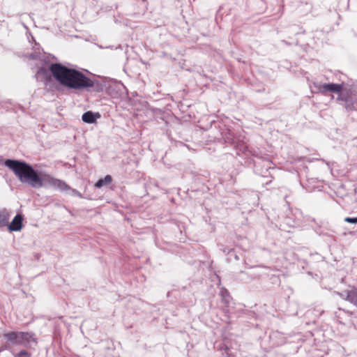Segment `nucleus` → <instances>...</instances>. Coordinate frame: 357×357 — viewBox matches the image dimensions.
<instances>
[{
  "mask_svg": "<svg viewBox=\"0 0 357 357\" xmlns=\"http://www.w3.org/2000/svg\"><path fill=\"white\" fill-rule=\"evenodd\" d=\"M221 295L223 297V301L225 303H229V292L227 289H223L221 291Z\"/></svg>",
  "mask_w": 357,
  "mask_h": 357,
  "instance_id": "obj_11",
  "label": "nucleus"
},
{
  "mask_svg": "<svg viewBox=\"0 0 357 357\" xmlns=\"http://www.w3.org/2000/svg\"><path fill=\"white\" fill-rule=\"evenodd\" d=\"M337 93H338V98H337L338 100L344 101L345 98H351V97L344 94L342 93V90L340 92H337Z\"/></svg>",
  "mask_w": 357,
  "mask_h": 357,
  "instance_id": "obj_14",
  "label": "nucleus"
},
{
  "mask_svg": "<svg viewBox=\"0 0 357 357\" xmlns=\"http://www.w3.org/2000/svg\"><path fill=\"white\" fill-rule=\"evenodd\" d=\"M5 165L10 169L23 183L33 188L54 186L61 191H68L70 187L63 181L54 178L49 174H40L33 167L24 161L7 159Z\"/></svg>",
  "mask_w": 357,
  "mask_h": 357,
  "instance_id": "obj_1",
  "label": "nucleus"
},
{
  "mask_svg": "<svg viewBox=\"0 0 357 357\" xmlns=\"http://www.w3.org/2000/svg\"><path fill=\"white\" fill-rule=\"evenodd\" d=\"M344 221L349 223L351 224H356L357 223V217L350 218L347 217L344 218Z\"/></svg>",
  "mask_w": 357,
  "mask_h": 357,
  "instance_id": "obj_13",
  "label": "nucleus"
},
{
  "mask_svg": "<svg viewBox=\"0 0 357 357\" xmlns=\"http://www.w3.org/2000/svg\"><path fill=\"white\" fill-rule=\"evenodd\" d=\"M112 180V176L109 175H107L105 176L104 178L99 179L97 181V183L95 184V186L96 188H101L104 185L111 183Z\"/></svg>",
  "mask_w": 357,
  "mask_h": 357,
  "instance_id": "obj_10",
  "label": "nucleus"
},
{
  "mask_svg": "<svg viewBox=\"0 0 357 357\" xmlns=\"http://www.w3.org/2000/svg\"><path fill=\"white\" fill-rule=\"evenodd\" d=\"M28 355V352L25 350L20 351L17 354L18 356H24Z\"/></svg>",
  "mask_w": 357,
  "mask_h": 357,
  "instance_id": "obj_16",
  "label": "nucleus"
},
{
  "mask_svg": "<svg viewBox=\"0 0 357 357\" xmlns=\"http://www.w3.org/2000/svg\"><path fill=\"white\" fill-rule=\"evenodd\" d=\"M10 216V214L7 209L3 208L0 210V227L8 225Z\"/></svg>",
  "mask_w": 357,
  "mask_h": 357,
  "instance_id": "obj_7",
  "label": "nucleus"
},
{
  "mask_svg": "<svg viewBox=\"0 0 357 357\" xmlns=\"http://www.w3.org/2000/svg\"><path fill=\"white\" fill-rule=\"evenodd\" d=\"M68 191H69L73 196L79 197L81 198L82 197V194L75 189L70 188V189H68Z\"/></svg>",
  "mask_w": 357,
  "mask_h": 357,
  "instance_id": "obj_12",
  "label": "nucleus"
},
{
  "mask_svg": "<svg viewBox=\"0 0 357 357\" xmlns=\"http://www.w3.org/2000/svg\"><path fill=\"white\" fill-rule=\"evenodd\" d=\"M347 299L357 306V290H351L347 292Z\"/></svg>",
  "mask_w": 357,
  "mask_h": 357,
  "instance_id": "obj_9",
  "label": "nucleus"
},
{
  "mask_svg": "<svg viewBox=\"0 0 357 357\" xmlns=\"http://www.w3.org/2000/svg\"><path fill=\"white\" fill-rule=\"evenodd\" d=\"M342 84L328 83L320 85L319 90L322 93H326L327 92L336 93L340 92L342 90Z\"/></svg>",
  "mask_w": 357,
  "mask_h": 357,
  "instance_id": "obj_5",
  "label": "nucleus"
},
{
  "mask_svg": "<svg viewBox=\"0 0 357 357\" xmlns=\"http://www.w3.org/2000/svg\"><path fill=\"white\" fill-rule=\"evenodd\" d=\"M43 70H43V68H41V69L38 71V73H40V72H41V71H43Z\"/></svg>",
  "mask_w": 357,
  "mask_h": 357,
  "instance_id": "obj_18",
  "label": "nucleus"
},
{
  "mask_svg": "<svg viewBox=\"0 0 357 357\" xmlns=\"http://www.w3.org/2000/svg\"><path fill=\"white\" fill-rule=\"evenodd\" d=\"M225 142H227V143H233V139L232 137H230V133H229V136H227L225 138Z\"/></svg>",
  "mask_w": 357,
  "mask_h": 357,
  "instance_id": "obj_15",
  "label": "nucleus"
},
{
  "mask_svg": "<svg viewBox=\"0 0 357 357\" xmlns=\"http://www.w3.org/2000/svg\"><path fill=\"white\" fill-rule=\"evenodd\" d=\"M6 338L15 344H29L31 341L36 342L33 334L28 332H11L6 335Z\"/></svg>",
  "mask_w": 357,
  "mask_h": 357,
  "instance_id": "obj_3",
  "label": "nucleus"
},
{
  "mask_svg": "<svg viewBox=\"0 0 357 357\" xmlns=\"http://www.w3.org/2000/svg\"><path fill=\"white\" fill-rule=\"evenodd\" d=\"M344 107L348 112H352L357 109V104L352 101L351 98L344 99Z\"/></svg>",
  "mask_w": 357,
  "mask_h": 357,
  "instance_id": "obj_8",
  "label": "nucleus"
},
{
  "mask_svg": "<svg viewBox=\"0 0 357 357\" xmlns=\"http://www.w3.org/2000/svg\"><path fill=\"white\" fill-rule=\"evenodd\" d=\"M100 117V115L98 112L94 113L91 111H88L82 114V119L85 123H93Z\"/></svg>",
  "mask_w": 357,
  "mask_h": 357,
  "instance_id": "obj_6",
  "label": "nucleus"
},
{
  "mask_svg": "<svg viewBox=\"0 0 357 357\" xmlns=\"http://www.w3.org/2000/svg\"><path fill=\"white\" fill-rule=\"evenodd\" d=\"M24 220V217L22 214L17 213L11 222L8 224V229L10 231H19L23 227L22 221Z\"/></svg>",
  "mask_w": 357,
  "mask_h": 357,
  "instance_id": "obj_4",
  "label": "nucleus"
},
{
  "mask_svg": "<svg viewBox=\"0 0 357 357\" xmlns=\"http://www.w3.org/2000/svg\"><path fill=\"white\" fill-rule=\"evenodd\" d=\"M50 70L54 78L68 89L82 91L98 84V81L92 80L82 72L66 67L60 63H52Z\"/></svg>",
  "mask_w": 357,
  "mask_h": 357,
  "instance_id": "obj_2",
  "label": "nucleus"
},
{
  "mask_svg": "<svg viewBox=\"0 0 357 357\" xmlns=\"http://www.w3.org/2000/svg\"><path fill=\"white\" fill-rule=\"evenodd\" d=\"M7 160H6L4 162H6ZM4 164L5 165V162H3V159L2 157H0V165L1 164Z\"/></svg>",
  "mask_w": 357,
  "mask_h": 357,
  "instance_id": "obj_17",
  "label": "nucleus"
}]
</instances>
